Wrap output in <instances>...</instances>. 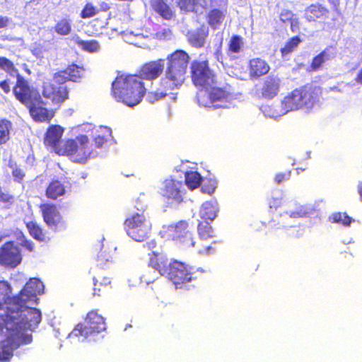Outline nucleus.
I'll use <instances>...</instances> for the list:
<instances>
[{
  "instance_id": "50",
  "label": "nucleus",
  "mask_w": 362,
  "mask_h": 362,
  "mask_svg": "<svg viewBox=\"0 0 362 362\" xmlns=\"http://www.w3.org/2000/svg\"><path fill=\"white\" fill-rule=\"evenodd\" d=\"M13 197L7 192H4L2 188L0 187V202L11 204L13 202Z\"/></svg>"
},
{
  "instance_id": "9",
  "label": "nucleus",
  "mask_w": 362,
  "mask_h": 362,
  "mask_svg": "<svg viewBox=\"0 0 362 362\" xmlns=\"http://www.w3.org/2000/svg\"><path fill=\"white\" fill-rule=\"evenodd\" d=\"M106 329L104 318L96 311L92 310L87 314L84 323H78L69 334V338L97 337L98 334Z\"/></svg>"
},
{
  "instance_id": "53",
  "label": "nucleus",
  "mask_w": 362,
  "mask_h": 362,
  "mask_svg": "<svg viewBox=\"0 0 362 362\" xmlns=\"http://www.w3.org/2000/svg\"><path fill=\"white\" fill-rule=\"evenodd\" d=\"M146 247H148V250L152 251L153 254L157 257L159 254V252L157 250H154V249L156 247V242L154 240H151L150 242H148L146 243Z\"/></svg>"
},
{
  "instance_id": "28",
  "label": "nucleus",
  "mask_w": 362,
  "mask_h": 362,
  "mask_svg": "<svg viewBox=\"0 0 362 362\" xmlns=\"http://www.w3.org/2000/svg\"><path fill=\"white\" fill-rule=\"evenodd\" d=\"M327 13L328 11L318 4H313L305 11V16L308 21H315L317 18L327 17Z\"/></svg>"
},
{
  "instance_id": "57",
  "label": "nucleus",
  "mask_w": 362,
  "mask_h": 362,
  "mask_svg": "<svg viewBox=\"0 0 362 362\" xmlns=\"http://www.w3.org/2000/svg\"><path fill=\"white\" fill-rule=\"evenodd\" d=\"M166 95H168V93H167L166 92L156 93H155V98H156L155 100H158L160 98L165 97Z\"/></svg>"
},
{
  "instance_id": "31",
  "label": "nucleus",
  "mask_w": 362,
  "mask_h": 362,
  "mask_svg": "<svg viewBox=\"0 0 362 362\" xmlns=\"http://www.w3.org/2000/svg\"><path fill=\"white\" fill-rule=\"evenodd\" d=\"M178 5L182 11L197 12L199 8L207 6L206 0H179Z\"/></svg>"
},
{
  "instance_id": "47",
  "label": "nucleus",
  "mask_w": 362,
  "mask_h": 362,
  "mask_svg": "<svg viewBox=\"0 0 362 362\" xmlns=\"http://www.w3.org/2000/svg\"><path fill=\"white\" fill-rule=\"evenodd\" d=\"M300 40L298 37H293L284 48L281 49L283 54H287L292 52L293 48L297 47L300 43Z\"/></svg>"
},
{
  "instance_id": "42",
  "label": "nucleus",
  "mask_w": 362,
  "mask_h": 362,
  "mask_svg": "<svg viewBox=\"0 0 362 362\" xmlns=\"http://www.w3.org/2000/svg\"><path fill=\"white\" fill-rule=\"evenodd\" d=\"M329 219L333 223H337L341 224L344 226H348L350 225V223L354 221V220L347 216L345 213H335L333 214L330 217Z\"/></svg>"
},
{
  "instance_id": "27",
  "label": "nucleus",
  "mask_w": 362,
  "mask_h": 362,
  "mask_svg": "<svg viewBox=\"0 0 362 362\" xmlns=\"http://www.w3.org/2000/svg\"><path fill=\"white\" fill-rule=\"evenodd\" d=\"M120 34L123 40L128 44L134 45L139 47H144L146 46V48H148L149 47L147 42H144L146 37L142 34H134L132 31H125ZM147 41L148 37H146V42Z\"/></svg>"
},
{
  "instance_id": "41",
  "label": "nucleus",
  "mask_w": 362,
  "mask_h": 362,
  "mask_svg": "<svg viewBox=\"0 0 362 362\" xmlns=\"http://www.w3.org/2000/svg\"><path fill=\"white\" fill-rule=\"evenodd\" d=\"M217 187V181L215 178H204L202 180V191L204 193L211 194Z\"/></svg>"
},
{
  "instance_id": "63",
  "label": "nucleus",
  "mask_w": 362,
  "mask_h": 362,
  "mask_svg": "<svg viewBox=\"0 0 362 362\" xmlns=\"http://www.w3.org/2000/svg\"><path fill=\"white\" fill-rule=\"evenodd\" d=\"M331 2L334 4V7L337 8L339 5V0H330Z\"/></svg>"
},
{
  "instance_id": "14",
  "label": "nucleus",
  "mask_w": 362,
  "mask_h": 362,
  "mask_svg": "<svg viewBox=\"0 0 362 362\" xmlns=\"http://www.w3.org/2000/svg\"><path fill=\"white\" fill-rule=\"evenodd\" d=\"M21 262L20 249L13 243H5L0 250V264L15 267Z\"/></svg>"
},
{
  "instance_id": "26",
  "label": "nucleus",
  "mask_w": 362,
  "mask_h": 362,
  "mask_svg": "<svg viewBox=\"0 0 362 362\" xmlns=\"http://www.w3.org/2000/svg\"><path fill=\"white\" fill-rule=\"evenodd\" d=\"M160 259H165L163 257H159L156 259V262L154 266H148L144 273L139 276V283H146L147 285L153 283L156 279L158 278L160 272L158 269V263Z\"/></svg>"
},
{
  "instance_id": "10",
  "label": "nucleus",
  "mask_w": 362,
  "mask_h": 362,
  "mask_svg": "<svg viewBox=\"0 0 362 362\" xmlns=\"http://www.w3.org/2000/svg\"><path fill=\"white\" fill-rule=\"evenodd\" d=\"M124 225L128 236L136 242L146 240L151 232V223L144 213L127 218Z\"/></svg>"
},
{
  "instance_id": "23",
  "label": "nucleus",
  "mask_w": 362,
  "mask_h": 362,
  "mask_svg": "<svg viewBox=\"0 0 362 362\" xmlns=\"http://www.w3.org/2000/svg\"><path fill=\"white\" fill-rule=\"evenodd\" d=\"M270 70L268 63L260 58L252 59L249 62V74L252 78H258L267 74Z\"/></svg>"
},
{
  "instance_id": "20",
  "label": "nucleus",
  "mask_w": 362,
  "mask_h": 362,
  "mask_svg": "<svg viewBox=\"0 0 362 362\" xmlns=\"http://www.w3.org/2000/svg\"><path fill=\"white\" fill-rule=\"evenodd\" d=\"M208 35L209 28L206 25H202L197 29L188 32L187 40L191 46L195 48H201L204 46Z\"/></svg>"
},
{
  "instance_id": "15",
  "label": "nucleus",
  "mask_w": 362,
  "mask_h": 362,
  "mask_svg": "<svg viewBox=\"0 0 362 362\" xmlns=\"http://www.w3.org/2000/svg\"><path fill=\"white\" fill-rule=\"evenodd\" d=\"M165 59H159L144 64L139 71V81L146 79L152 81L158 78L163 73L165 67Z\"/></svg>"
},
{
  "instance_id": "32",
  "label": "nucleus",
  "mask_w": 362,
  "mask_h": 362,
  "mask_svg": "<svg viewBox=\"0 0 362 362\" xmlns=\"http://www.w3.org/2000/svg\"><path fill=\"white\" fill-rule=\"evenodd\" d=\"M182 169L177 170L184 172L185 177V185H187L189 189H194L198 187L203 180L201 175L197 172H188L185 170L184 167V164L181 166Z\"/></svg>"
},
{
  "instance_id": "33",
  "label": "nucleus",
  "mask_w": 362,
  "mask_h": 362,
  "mask_svg": "<svg viewBox=\"0 0 362 362\" xmlns=\"http://www.w3.org/2000/svg\"><path fill=\"white\" fill-rule=\"evenodd\" d=\"M153 9L165 19H170L173 16L170 8L164 0H151Z\"/></svg>"
},
{
  "instance_id": "39",
  "label": "nucleus",
  "mask_w": 362,
  "mask_h": 362,
  "mask_svg": "<svg viewBox=\"0 0 362 362\" xmlns=\"http://www.w3.org/2000/svg\"><path fill=\"white\" fill-rule=\"evenodd\" d=\"M198 233L202 240H207L214 237V230L207 221L199 223L198 225Z\"/></svg>"
},
{
  "instance_id": "46",
  "label": "nucleus",
  "mask_w": 362,
  "mask_h": 362,
  "mask_svg": "<svg viewBox=\"0 0 362 362\" xmlns=\"http://www.w3.org/2000/svg\"><path fill=\"white\" fill-rule=\"evenodd\" d=\"M97 8L91 4H87L81 13L82 18H88L94 16L97 13Z\"/></svg>"
},
{
  "instance_id": "2",
  "label": "nucleus",
  "mask_w": 362,
  "mask_h": 362,
  "mask_svg": "<svg viewBox=\"0 0 362 362\" xmlns=\"http://www.w3.org/2000/svg\"><path fill=\"white\" fill-rule=\"evenodd\" d=\"M146 90L144 83L136 75L117 77L112 84L113 97L129 107L138 105Z\"/></svg>"
},
{
  "instance_id": "4",
  "label": "nucleus",
  "mask_w": 362,
  "mask_h": 362,
  "mask_svg": "<svg viewBox=\"0 0 362 362\" xmlns=\"http://www.w3.org/2000/svg\"><path fill=\"white\" fill-rule=\"evenodd\" d=\"M189 57L182 49H178L167 57L168 66L165 76L161 79V86L168 90H173L181 86L187 73Z\"/></svg>"
},
{
  "instance_id": "25",
  "label": "nucleus",
  "mask_w": 362,
  "mask_h": 362,
  "mask_svg": "<svg viewBox=\"0 0 362 362\" xmlns=\"http://www.w3.org/2000/svg\"><path fill=\"white\" fill-rule=\"evenodd\" d=\"M188 223L185 221H180L175 225L168 226L166 232L168 236L171 237L175 241L180 240L185 235V232H189L187 230Z\"/></svg>"
},
{
  "instance_id": "49",
  "label": "nucleus",
  "mask_w": 362,
  "mask_h": 362,
  "mask_svg": "<svg viewBox=\"0 0 362 362\" xmlns=\"http://www.w3.org/2000/svg\"><path fill=\"white\" fill-rule=\"evenodd\" d=\"M326 53L325 52H322L319 55L315 57L312 62V68L313 69L315 70L320 67V66L325 62L326 59Z\"/></svg>"
},
{
  "instance_id": "55",
  "label": "nucleus",
  "mask_w": 362,
  "mask_h": 362,
  "mask_svg": "<svg viewBox=\"0 0 362 362\" xmlns=\"http://www.w3.org/2000/svg\"><path fill=\"white\" fill-rule=\"evenodd\" d=\"M0 87L5 93H8L10 92V86L6 80L0 82Z\"/></svg>"
},
{
  "instance_id": "29",
  "label": "nucleus",
  "mask_w": 362,
  "mask_h": 362,
  "mask_svg": "<svg viewBox=\"0 0 362 362\" xmlns=\"http://www.w3.org/2000/svg\"><path fill=\"white\" fill-rule=\"evenodd\" d=\"M262 112L265 117L276 119L281 116L286 115V110H284L281 103L272 104L271 105H262L260 107Z\"/></svg>"
},
{
  "instance_id": "3",
  "label": "nucleus",
  "mask_w": 362,
  "mask_h": 362,
  "mask_svg": "<svg viewBox=\"0 0 362 362\" xmlns=\"http://www.w3.org/2000/svg\"><path fill=\"white\" fill-rule=\"evenodd\" d=\"M42 95L45 101L40 98L37 104L27 106L32 117L38 122L47 121L52 117V114L44 106L61 104L67 98L68 91L65 86H54L52 83L45 82Z\"/></svg>"
},
{
  "instance_id": "51",
  "label": "nucleus",
  "mask_w": 362,
  "mask_h": 362,
  "mask_svg": "<svg viewBox=\"0 0 362 362\" xmlns=\"http://www.w3.org/2000/svg\"><path fill=\"white\" fill-rule=\"evenodd\" d=\"M11 292V288L8 282L0 281V295L6 296Z\"/></svg>"
},
{
  "instance_id": "64",
  "label": "nucleus",
  "mask_w": 362,
  "mask_h": 362,
  "mask_svg": "<svg viewBox=\"0 0 362 362\" xmlns=\"http://www.w3.org/2000/svg\"><path fill=\"white\" fill-rule=\"evenodd\" d=\"M216 59L218 61H220V57H221V52H220V50L219 49H217L216 52Z\"/></svg>"
},
{
  "instance_id": "44",
  "label": "nucleus",
  "mask_w": 362,
  "mask_h": 362,
  "mask_svg": "<svg viewBox=\"0 0 362 362\" xmlns=\"http://www.w3.org/2000/svg\"><path fill=\"white\" fill-rule=\"evenodd\" d=\"M243 45L242 38L239 36H233L230 41L229 50L234 53H238Z\"/></svg>"
},
{
  "instance_id": "22",
  "label": "nucleus",
  "mask_w": 362,
  "mask_h": 362,
  "mask_svg": "<svg viewBox=\"0 0 362 362\" xmlns=\"http://www.w3.org/2000/svg\"><path fill=\"white\" fill-rule=\"evenodd\" d=\"M64 129L59 125H52L47 129L45 137V144L50 146L53 151L58 148L61 143V138L62 136Z\"/></svg>"
},
{
  "instance_id": "12",
  "label": "nucleus",
  "mask_w": 362,
  "mask_h": 362,
  "mask_svg": "<svg viewBox=\"0 0 362 362\" xmlns=\"http://www.w3.org/2000/svg\"><path fill=\"white\" fill-rule=\"evenodd\" d=\"M191 69L192 81L196 86H201L206 89L216 83V77L209 68L206 61L194 62Z\"/></svg>"
},
{
  "instance_id": "54",
  "label": "nucleus",
  "mask_w": 362,
  "mask_h": 362,
  "mask_svg": "<svg viewBox=\"0 0 362 362\" xmlns=\"http://www.w3.org/2000/svg\"><path fill=\"white\" fill-rule=\"evenodd\" d=\"M13 175L18 180H22V178L24 176L22 170L21 169H18V168L14 169L13 170Z\"/></svg>"
},
{
  "instance_id": "19",
  "label": "nucleus",
  "mask_w": 362,
  "mask_h": 362,
  "mask_svg": "<svg viewBox=\"0 0 362 362\" xmlns=\"http://www.w3.org/2000/svg\"><path fill=\"white\" fill-rule=\"evenodd\" d=\"M83 72V69L76 64H72L67 67L64 71L55 74L54 81L59 83L57 86H64L66 81H76L80 78Z\"/></svg>"
},
{
  "instance_id": "13",
  "label": "nucleus",
  "mask_w": 362,
  "mask_h": 362,
  "mask_svg": "<svg viewBox=\"0 0 362 362\" xmlns=\"http://www.w3.org/2000/svg\"><path fill=\"white\" fill-rule=\"evenodd\" d=\"M16 74H17V82L13 88L16 98L26 106L37 104L41 98L39 93L36 90L30 88L28 82L17 71Z\"/></svg>"
},
{
  "instance_id": "58",
  "label": "nucleus",
  "mask_w": 362,
  "mask_h": 362,
  "mask_svg": "<svg viewBox=\"0 0 362 362\" xmlns=\"http://www.w3.org/2000/svg\"><path fill=\"white\" fill-rule=\"evenodd\" d=\"M357 191L362 201V181H360L357 185Z\"/></svg>"
},
{
  "instance_id": "36",
  "label": "nucleus",
  "mask_w": 362,
  "mask_h": 362,
  "mask_svg": "<svg viewBox=\"0 0 362 362\" xmlns=\"http://www.w3.org/2000/svg\"><path fill=\"white\" fill-rule=\"evenodd\" d=\"M26 227L30 234L35 239L39 241H47V237L42 232L41 228L36 222L30 221L25 222Z\"/></svg>"
},
{
  "instance_id": "5",
  "label": "nucleus",
  "mask_w": 362,
  "mask_h": 362,
  "mask_svg": "<svg viewBox=\"0 0 362 362\" xmlns=\"http://www.w3.org/2000/svg\"><path fill=\"white\" fill-rule=\"evenodd\" d=\"M160 275L165 276L177 288L183 287L189 289L187 283L197 279L192 267L188 268L185 264L178 261L168 262V259H160L158 263Z\"/></svg>"
},
{
  "instance_id": "38",
  "label": "nucleus",
  "mask_w": 362,
  "mask_h": 362,
  "mask_svg": "<svg viewBox=\"0 0 362 362\" xmlns=\"http://www.w3.org/2000/svg\"><path fill=\"white\" fill-rule=\"evenodd\" d=\"M54 29L57 34L67 35L71 30V21L68 18H63L56 24Z\"/></svg>"
},
{
  "instance_id": "52",
  "label": "nucleus",
  "mask_w": 362,
  "mask_h": 362,
  "mask_svg": "<svg viewBox=\"0 0 362 362\" xmlns=\"http://www.w3.org/2000/svg\"><path fill=\"white\" fill-rule=\"evenodd\" d=\"M291 171L287 172L286 173H278L275 176V182L276 183H281L285 179H289L291 176Z\"/></svg>"
},
{
  "instance_id": "59",
  "label": "nucleus",
  "mask_w": 362,
  "mask_h": 362,
  "mask_svg": "<svg viewBox=\"0 0 362 362\" xmlns=\"http://www.w3.org/2000/svg\"><path fill=\"white\" fill-rule=\"evenodd\" d=\"M103 259L105 260L106 262H111L112 257H109L106 258L105 256H104V258H103V254L101 253L98 257V261L102 262Z\"/></svg>"
},
{
  "instance_id": "24",
  "label": "nucleus",
  "mask_w": 362,
  "mask_h": 362,
  "mask_svg": "<svg viewBox=\"0 0 362 362\" xmlns=\"http://www.w3.org/2000/svg\"><path fill=\"white\" fill-rule=\"evenodd\" d=\"M218 211V205L216 200L205 202L200 208L199 216L205 221H212L217 216Z\"/></svg>"
},
{
  "instance_id": "62",
  "label": "nucleus",
  "mask_w": 362,
  "mask_h": 362,
  "mask_svg": "<svg viewBox=\"0 0 362 362\" xmlns=\"http://www.w3.org/2000/svg\"><path fill=\"white\" fill-rule=\"evenodd\" d=\"M110 284V280L109 278H104L103 281L100 283V285L107 286Z\"/></svg>"
},
{
  "instance_id": "16",
  "label": "nucleus",
  "mask_w": 362,
  "mask_h": 362,
  "mask_svg": "<svg viewBox=\"0 0 362 362\" xmlns=\"http://www.w3.org/2000/svg\"><path fill=\"white\" fill-rule=\"evenodd\" d=\"M44 221L51 229H57L62 222V216L56 206L42 204L40 206Z\"/></svg>"
},
{
  "instance_id": "35",
  "label": "nucleus",
  "mask_w": 362,
  "mask_h": 362,
  "mask_svg": "<svg viewBox=\"0 0 362 362\" xmlns=\"http://www.w3.org/2000/svg\"><path fill=\"white\" fill-rule=\"evenodd\" d=\"M225 16L226 15L223 11L218 9H213L207 15V22L211 28L216 30L222 24Z\"/></svg>"
},
{
  "instance_id": "18",
  "label": "nucleus",
  "mask_w": 362,
  "mask_h": 362,
  "mask_svg": "<svg viewBox=\"0 0 362 362\" xmlns=\"http://www.w3.org/2000/svg\"><path fill=\"white\" fill-rule=\"evenodd\" d=\"M281 87V79L277 76L269 75L264 78L261 88L262 95L265 98L272 99L279 93Z\"/></svg>"
},
{
  "instance_id": "30",
  "label": "nucleus",
  "mask_w": 362,
  "mask_h": 362,
  "mask_svg": "<svg viewBox=\"0 0 362 362\" xmlns=\"http://www.w3.org/2000/svg\"><path fill=\"white\" fill-rule=\"evenodd\" d=\"M295 209H290L286 212L284 216V219L301 218L310 215L313 210V207L309 205H298L294 203Z\"/></svg>"
},
{
  "instance_id": "34",
  "label": "nucleus",
  "mask_w": 362,
  "mask_h": 362,
  "mask_svg": "<svg viewBox=\"0 0 362 362\" xmlns=\"http://www.w3.org/2000/svg\"><path fill=\"white\" fill-rule=\"evenodd\" d=\"M65 194L64 186L58 180L52 182L47 188L46 195L48 198L56 199Z\"/></svg>"
},
{
  "instance_id": "60",
  "label": "nucleus",
  "mask_w": 362,
  "mask_h": 362,
  "mask_svg": "<svg viewBox=\"0 0 362 362\" xmlns=\"http://www.w3.org/2000/svg\"><path fill=\"white\" fill-rule=\"evenodd\" d=\"M355 80L357 83L362 84V69L360 71Z\"/></svg>"
},
{
  "instance_id": "56",
  "label": "nucleus",
  "mask_w": 362,
  "mask_h": 362,
  "mask_svg": "<svg viewBox=\"0 0 362 362\" xmlns=\"http://www.w3.org/2000/svg\"><path fill=\"white\" fill-rule=\"evenodd\" d=\"M9 21L10 20L6 16H0V28H4L6 27Z\"/></svg>"
},
{
  "instance_id": "48",
  "label": "nucleus",
  "mask_w": 362,
  "mask_h": 362,
  "mask_svg": "<svg viewBox=\"0 0 362 362\" xmlns=\"http://www.w3.org/2000/svg\"><path fill=\"white\" fill-rule=\"evenodd\" d=\"M155 37L158 40H169L172 37V32L168 28H163L154 34Z\"/></svg>"
},
{
  "instance_id": "40",
  "label": "nucleus",
  "mask_w": 362,
  "mask_h": 362,
  "mask_svg": "<svg viewBox=\"0 0 362 362\" xmlns=\"http://www.w3.org/2000/svg\"><path fill=\"white\" fill-rule=\"evenodd\" d=\"M11 128V123L8 120L0 121V144L6 143L8 140Z\"/></svg>"
},
{
  "instance_id": "43",
  "label": "nucleus",
  "mask_w": 362,
  "mask_h": 362,
  "mask_svg": "<svg viewBox=\"0 0 362 362\" xmlns=\"http://www.w3.org/2000/svg\"><path fill=\"white\" fill-rule=\"evenodd\" d=\"M176 243L185 248L194 246V241L193 240L192 235L190 232H185V235H184L183 238H181L180 240H177Z\"/></svg>"
},
{
  "instance_id": "11",
  "label": "nucleus",
  "mask_w": 362,
  "mask_h": 362,
  "mask_svg": "<svg viewBox=\"0 0 362 362\" xmlns=\"http://www.w3.org/2000/svg\"><path fill=\"white\" fill-rule=\"evenodd\" d=\"M186 193L185 185L182 180L169 177L163 180L160 187V194L172 206H177L184 201Z\"/></svg>"
},
{
  "instance_id": "8",
  "label": "nucleus",
  "mask_w": 362,
  "mask_h": 362,
  "mask_svg": "<svg viewBox=\"0 0 362 362\" xmlns=\"http://www.w3.org/2000/svg\"><path fill=\"white\" fill-rule=\"evenodd\" d=\"M197 98L200 106L214 108H228L235 98L227 88H218L214 85L206 89L200 90Z\"/></svg>"
},
{
  "instance_id": "17",
  "label": "nucleus",
  "mask_w": 362,
  "mask_h": 362,
  "mask_svg": "<svg viewBox=\"0 0 362 362\" xmlns=\"http://www.w3.org/2000/svg\"><path fill=\"white\" fill-rule=\"evenodd\" d=\"M92 136L98 148H105L113 140L111 129L105 126L95 127L92 130Z\"/></svg>"
},
{
  "instance_id": "6",
  "label": "nucleus",
  "mask_w": 362,
  "mask_h": 362,
  "mask_svg": "<svg viewBox=\"0 0 362 362\" xmlns=\"http://www.w3.org/2000/svg\"><path fill=\"white\" fill-rule=\"evenodd\" d=\"M89 140L87 136L81 135L76 139H68L62 141L59 146L55 148V153L66 156L76 163H85L88 158L95 157L97 152L90 151L88 147Z\"/></svg>"
},
{
  "instance_id": "61",
  "label": "nucleus",
  "mask_w": 362,
  "mask_h": 362,
  "mask_svg": "<svg viewBox=\"0 0 362 362\" xmlns=\"http://www.w3.org/2000/svg\"><path fill=\"white\" fill-rule=\"evenodd\" d=\"M93 284H94V293H93V295L95 296V295H98L97 293H96V291L98 290L100 291V288H97V281L98 280L94 277L93 278Z\"/></svg>"
},
{
  "instance_id": "37",
  "label": "nucleus",
  "mask_w": 362,
  "mask_h": 362,
  "mask_svg": "<svg viewBox=\"0 0 362 362\" xmlns=\"http://www.w3.org/2000/svg\"><path fill=\"white\" fill-rule=\"evenodd\" d=\"M77 45L83 50L88 52H96L100 49V45L97 40H83L77 37Z\"/></svg>"
},
{
  "instance_id": "45",
  "label": "nucleus",
  "mask_w": 362,
  "mask_h": 362,
  "mask_svg": "<svg viewBox=\"0 0 362 362\" xmlns=\"http://www.w3.org/2000/svg\"><path fill=\"white\" fill-rule=\"evenodd\" d=\"M0 68L8 71L11 74L16 73L13 64L6 57H0Z\"/></svg>"
},
{
  "instance_id": "21",
  "label": "nucleus",
  "mask_w": 362,
  "mask_h": 362,
  "mask_svg": "<svg viewBox=\"0 0 362 362\" xmlns=\"http://www.w3.org/2000/svg\"><path fill=\"white\" fill-rule=\"evenodd\" d=\"M31 341H1L0 362H8L13 355V351L22 344H27Z\"/></svg>"
},
{
  "instance_id": "1",
  "label": "nucleus",
  "mask_w": 362,
  "mask_h": 362,
  "mask_svg": "<svg viewBox=\"0 0 362 362\" xmlns=\"http://www.w3.org/2000/svg\"><path fill=\"white\" fill-rule=\"evenodd\" d=\"M44 285L38 279H30L19 296L8 299L0 313L8 336L6 339H31L32 332L41 321V313L30 307L43 293Z\"/></svg>"
},
{
  "instance_id": "7",
  "label": "nucleus",
  "mask_w": 362,
  "mask_h": 362,
  "mask_svg": "<svg viewBox=\"0 0 362 362\" xmlns=\"http://www.w3.org/2000/svg\"><path fill=\"white\" fill-rule=\"evenodd\" d=\"M317 101V94L311 87L296 88L288 93L281 101L286 114L300 109L312 108Z\"/></svg>"
}]
</instances>
